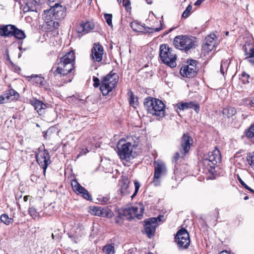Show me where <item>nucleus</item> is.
<instances>
[{"mask_svg":"<svg viewBox=\"0 0 254 254\" xmlns=\"http://www.w3.org/2000/svg\"><path fill=\"white\" fill-rule=\"evenodd\" d=\"M75 54L71 51L66 53L64 56L59 58L57 61V67L54 70L52 68L51 71L56 76L64 77L69 74L74 68Z\"/></svg>","mask_w":254,"mask_h":254,"instance_id":"f257e3e1","label":"nucleus"},{"mask_svg":"<svg viewBox=\"0 0 254 254\" xmlns=\"http://www.w3.org/2000/svg\"><path fill=\"white\" fill-rule=\"evenodd\" d=\"M139 142V140L138 138H136L134 144H132V142L130 141L126 142L124 140H120L117 145V148L118 154L120 158L128 161L131 158H134L136 154L135 152H133V148L137 147Z\"/></svg>","mask_w":254,"mask_h":254,"instance_id":"f03ea898","label":"nucleus"},{"mask_svg":"<svg viewBox=\"0 0 254 254\" xmlns=\"http://www.w3.org/2000/svg\"><path fill=\"white\" fill-rule=\"evenodd\" d=\"M144 105L149 113L161 118L165 116V106L159 99L148 97L145 99Z\"/></svg>","mask_w":254,"mask_h":254,"instance_id":"7ed1b4c3","label":"nucleus"},{"mask_svg":"<svg viewBox=\"0 0 254 254\" xmlns=\"http://www.w3.org/2000/svg\"><path fill=\"white\" fill-rule=\"evenodd\" d=\"M119 81V76L111 71L109 74L102 77L100 89L103 95H108L117 85Z\"/></svg>","mask_w":254,"mask_h":254,"instance_id":"20e7f679","label":"nucleus"},{"mask_svg":"<svg viewBox=\"0 0 254 254\" xmlns=\"http://www.w3.org/2000/svg\"><path fill=\"white\" fill-rule=\"evenodd\" d=\"M159 56L164 64L172 68L176 67L177 56L173 49L167 45H160Z\"/></svg>","mask_w":254,"mask_h":254,"instance_id":"39448f33","label":"nucleus"},{"mask_svg":"<svg viewBox=\"0 0 254 254\" xmlns=\"http://www.w3.org/2000/svg\"><path fill=\"white\" fill-rule=\"evenodd\" d=\"M165 221L164 215H160L157 217H151L144 221V230L145 234L149 238L154 236L156 228L159 225Z\"/></svg>","mask_w":254,"mask_h":254,"instance_id":"423d86ee","label":"nucleus"},{"mask_svg":"<svg viewBox=\"0 0 254 254\" xmlns=\"http://www.w3.org/2000/svg\"><path fill=\"white\" fill-rule=\"evenodd\" d=\"M194 41L191 37L187 35H178L174 40L175 47L181 50L188 51L194 48Z\"/></svg>","mask_w":254,"mask_h":254,"instance_id":"0eeeda50","label":"nucleus"},{"mask_svg":"<svg viewBox=\"0 0 254 254\" xmlns=\"http://www.w3.org/2000/svg\"><path fill=\"white\" fill-rule=\"evenodd\" d=\"M221 155L219 150L215 148L212 151H210L204 155L203 163L208 166L210 169H214L215 165L221 161Z\"/></svg>","mask_w":254,"mask_h":254,"instance_id":"6e6552de","label":"nucleus"},{"mask_svg":"<svg viewBox=\"0 0 254 254\" xmlns=\"http://www.w3.org/2000/svg\"><path fill=\"white\" fill-rule=\"evenodd\" d=\"M175 242L180 249H187L190 244L189 233L185 229H181L176 234L175 237Z\"/></svg>","mask_w":254,"mask_h":254,"instance_id":"1a4fd4ad","label":"nucleus"},{"mask_svg":"<svg viewBox=\"0 0 254 254\" xmlns=\"http://www.w3.org/2000/svg\"><path fill=\"white\" fill-rule=\"evenodd\" d=\"M197 62L195 60H190L188 62V64L184 65L180 69V73L183 77L192 78L197 73Z\"/></svg>","mask_w":254,"mask_h":254,"instance_id":"9d476101","label":"nucleus"},{"mask_svg":"<svg viewBox=\"0 0 254 254\" xmlns=\"http://www.w3.org/2000/svg\"><path fill=\"white\" fill-rule=\"evenodd\" d=\"M36 158L37 163L43 168L45 174L48 166L51 162L48 151L46 149H39L36 154Z\"/></svg>","mask_w":254,"mask_h":254,"instance_id":"9b49d317","label":"nucleus"},{"mask_svg":"<svg viewBox=\"0 0 254 254\" xmlns=\"http://www.w3.org/2000/svg\"><path fill=\"white\" fill-rule=\"evenodd\" d=\"M154 183L155 185L159 183L158 180L160 177L165 175L167 171V169L165 163L161 161H157L154 162Z\"/></svg>","mask_w":254,"mask_h":254,"instance_id":"f8f14e48","label":"nucleus"},{"mask_svg":"<svg viewBox=\"0 0 254 254\" xmlns=\"http://www.w3.org/2000/svg\"><path fill=\"white\" fill-rule=\"evenodd\" d=\"M192 138L188 134L184 133L181 139L180 151L182 154V157L189 151L190 146L192 144Z\"/></svg>","mask_w":254,"mask_h":254,"instance_id":"ddd939ff","label":"nucleus"},{"mask_svg":"<svg viewBox=\"0 0 254 254\" xmlns=\"http://www.w3.org/2000/svg\"><path fill=\"white\" fill-rule=\"evenodd\" d=\"M71 186L74 191L77 194H81L83 198L87 200H91V195L85 188L82 187L76 180H72Z\"/></svg>","mask_w":254,"mask_h":254,"instance_id":"4468645a","label":"nucleus"},{"mask_svg":"<svg viewBox=\"0 0 254 254\" xmlns=\"http://www.w3.org/2000/svg\"><path fill=\"white\" fill-rule=\"evenodd\" d=\"M51 7L53 12H54L55 19L63 20L66 16V8L64 6L56 3Z\"/></svg>","mask_w":254,"mask_h":254,"instance_id":"2eb2a0df","label":"nucleus"},{"mask_svg":"<svg viewBox=\"0 0 254 254\" xmlns=\"http://www.w3.org/2000/svg\"><path fill=\"white\" fill-rule=\"evenodd\" d=\"M90 212L94 215L103 217H112L113 213L112 211L107 208L101 207L94 206L91 208Z\"/></svg>","mask_w":254,"mask_h":254,"instance_id":"dca6fc26","label":"nucleus"},{"mask_svg":"<svg viewBox=\"0 0 254 254\" xmlns=\"http://www.w3.org/2000/svg\"><path fill=\"white\" fill-rule=\"evenodd\" d=\"M91 56L95 62H99L102 61L104 53L103 46L99 43H94L92 48Z\"/></svg>","mask_w":254,"mask_h":254,"instance_id":"f3484780","label":"nucleus"},{"mask_svg":"<svg viewBox=\"0 0 254 254\" xmlns=\"http://www.w3.org/2000/svg\"><path fill=\"white\" fill-rule=\"evenodd\" d=\"M94 27V24L90 21H81L76 28V32L78 33L85 34L89 32Z\"/></svg>","mask_w":254,"mask_h":254,"instance_id":"a211bd4d","label":"nucleus"},{"mask_svg":"<svg viewBox=\"0 0 254 254\" xmlns=\"http://www.w3.org/2000/svg\"><path fill=\"white\" fill-rule=\"evenodd\" d=\"M15 25L11 24L3 25L0 26V36L3 37H12Z\"/></svg>","mask_w":254,"mask_h":254,"instance_id":"6ab92c4d","label":"nucleus"},{"mask_svg":"<svg viewBox=\"0 0 254 254\" xmlns=\"http://www.w3.org/2000/svg\"><path fill=\"white\" fill-rule=\"evenodd\" d=\"M245 47L246 59L253 65H254V45L248 44Z\"/></svg>","mask_w":254,"mask_h":254,"instance_id":"aec40b11","label":"nucleus"},{"mask_svg":"<svg viewBox=\"0 0 254 254\" xmlns=\"http://www.w3.org/2000/svg\"><path fill=\"white\" fill-rule=\"evenodd\" d=\"M215 38L216 36L214 34H211L206 37V43L203 47L205 50L210 52L214 49L215 45L214 41Z\"/></svg>","mask_w":254,"mask_h":254,"instance_id":"412c9836","label":"nucleus"},{"mask_svg":"<svg viewBox=\"0 0 254 254\" xmlns=\"http://www.w3.org/2000/svg\"><path fill=\"white\" fill-rule=\"evenodd\" d=\"M136 208L131 207L125 208L123 210L120 211V216H124L125 219H131L134 218L133 214H134V209Z\"/></svg>","mask_w":254,"mask_h":254,"instance_id":"4be33fe9","label":"nucleus"},{"mask_svg":"<svg viewBox=\"0 0 254 254\" xmlns=\"http://www.w3.org/2000/svg\"><path fill=\"white\" fill-rule=\"evenodd\" d=\"M6 101L16 100L19 97V94L13 89H10L5 91L4 93Z\"/></svg>","mask_w":254,"mask_h":254,"instance_id":"5701e85b","label":"nucleus"},{"mask_svg":"<svg viewBox=\"0 0 254 254\" xmlns=\"http://www.w3.org/2000/svg\"><path fill=\"white\" fill-rule=\"evenodd\" d=\"M177 110H184L188 108H193L196 112L199 110V107L198 105L194 104L193 103H183L177 104Z\"/></svg>","mask_w":254,"mask_h":254,"instance_id":"b1692460","label":"nucleus"},{"mask_svg":"<svg viewBox=\"0 0 254 254\" xmlns=\"http://www.w3.org/2000/svg\"><path fill=\"white\" fill-rule=\"evenodd\" d=\"M33 105L39 115H42L45 113L47 106L42 102L39 100H35Z\"/></svg>","mask_w":254,"mask_h":254,"instance_id":"393cba45","label":"nucleus"},{"mask_svg":"<svg viewBox=\"0 0 254 254\" xmlns=\"http://www.w3.org/2000/svg\"><path fill=\"white\" fill-rule=\"evenodd\" d=\"M41 2L37 0H28L26 2V6L27 7V10L32 11H37L36 6Z\"/></svg>","mask_w":254,"mask_h":254,"instance_id":"a878e982","label":"nucleus"},{"mask_svg":"<svg viewBox=\"0 0 254 254\" xmlns=\"http://www.w3.org/2000/svg\"><path fill=\"white\" fill-rule=\"evenodd\" d=\"M45 26L49 31L53 30L54 29H57L59 26V22L55 21L54 19L47 20Z\"/></svg>","mask_w":254,"mask_h":254,"instance_id":"bb28decb","label":"nucleus"},{"mask_svg":"<svg viewBox=\"0 0 254 254\" xmlns=\"http://www.w3.org/2000/svg\"><path fill=\"white\" fill-rule=\"evenodd\" d=\"M12 36L19 40L24 39L26 37L24 32L22 30L19 29L15 26L13 31Z\"/></svg>","mask_w":254,"mask_h":254,"instance_id":"cd10ccee","label":"nucleus"},{"mask_svg":"<svg viewBox=\"0 0 254 254\" xmlns=\"http://www.w3.org/2000/svg\"><path fill=\"white\" fill-rule=\"evenodd\" d=\"M133 207L136 208L134 209V214H133L134 217H137L140 219L144 212V208L140 204H138L137 206H133Z\"/></svg>","mask_w":254,"mask_h":254,"instance_id":"c85d7f7f","label":"nucleus"},{"mask_svg":"<svg viewBox=\"0 0 254 254\" xmlns=\"http://www.w3.org/2000/svg\"><path fill=\"white\" fill-rule=\"evenodd\" d=\"M236 113V111L234 108L228 107L223 110V114L227 118H230L234 116Z\"/></svg>","mask_w":254,"mask_h":254,"instance_id":"c756f323","label":"nucleus"},{"mask_svg":"<svg viewBox=\"0 0 254 254\" xmlns=\"http://www.w3.org/2000/svg\"><path fill=\"white\" fill-rule=\"evenodd\" d=\"M43 18L45 21L55 19L54 16V12L52 11V7H51V8L49 10H45L44 11Z\"/></svg>","mask_w":254,"mask_h":254,"instance_id":"7c9ffc66","label":"nucleus"},{"mask_svg":"<svg viewBox=\"0 0 254 254\" xmlns=\"http://www.w3.org/2000/svg\"><path fill=\"white\" fill-rule=\"evenodd\" d=\"M242 104L247 107L252 108L254 109V98L248 97L242 100Z\"/></svg>","mask_w":254,"mask_h":254,"instance_id":"2f4dec72","label":"nucleus"},{"mask_svg":"<svg viewBox=\"0 0 254 254\" xmlns=\"http://www.w3.org/2000/svg\"><path fill=\"white\" fill-rule=\"evenodd\" d=\"M31 81L37 85H43L44 78L38 75H35L31 77Z\"/></svg>","mask_w":254,"mask_h":254,"instance_id":"473e14b6","label":"nucleus"},{"mask_svg":"<svg viewBox=\"0 0 254 254\" xmlns=\"http://www.w3.org/2000/svg\"><path fill=\"white\" fill-rule=\"evenodd\" d=\"M130 27L132 30L136 32H142L144 27L136 22H133L130 23Z\"/></svg>","mask_w":254,"mask_h":254,"instance_id":"72a5a7b5","label":"nucleus"},{"mask_svg":"<svg viewBox=\"0 0 254 254\" xmlns=\"http://www.w3.org/2000/svg\"><path fill=\"white\" fill-rule=\"evenodd\" d=\"M0 219L2 222L7 225H9L12 222V219L9 218L6 214H2Z\"/></svg>","mask_w":254,"mask_h":254,"instance_id":"f704fd0d","label":"nucleus"},{"mask_svg":"<svg viewBox=\"0 0 254 254\" xmlns=\"http://www.w3.org/2000/svg\"><path fill=\"white\" fill-rule=\"evenodd\" d=\"M230 61L228 60H225L222 62L220 66V71L223 75L224 74L225 71L227 70Z\"/></svg>","mask_w":254,"mask_h":254,"instance_id":"c9c22d12","label":"nucleus"},{"mask_svg":"<svg viewBox=\"0 0 254 254\" xmlns=\"http://www.w3.org/2000/svg\"><path fill=\"white\" fill-rule=\"evenodd\" d=\"M103 250L107 254H114V247L112 245H106L104 247Z\"/></svg>","mask_w":254,"mask_h":254,"instance_id":"e433bc0d","label":"nucleus"},{"mask_svg":"<svg viewBox=\"0 0 254 254\" xmlns=\"http://www.w3.org/2000/svg\"><path fill=\"white\" fill-rule=\"evenodd\" d=\"M247 160L248 164L254 170V152L248 156Z\"/></svg>","mask_w":254,"mask_h":254,"instance_id":"4c0bfd02","label":"nucleus"},{"mask_svg":"<svg viewBox=\"0 0 254 254\" xmlns=\"http://www.w3.org/2000/svg\"><path fill=\"white\" fill-rule=\"evenodd\" d=\"M28 212L30 215L34 219L36 218L38 216V212L37 211L36 209L33 207H29Z\"/></svg>","mask_w":254,"mask_h":254,"instance_id":"58836bf2","label":"nucleus"},{"mask_svg":"<svg viewBox=\"0 0 254 254\" xmlns=\"http://www.w3.org/2000/svg\"><path fill=\"white\" fill-rule=\"evenodd\" d=\"M129 103L131 106L135 108L137 105V99L133 94L132 92H130V98L129 100Z\"/></svg>","mask_w":254,"mask_h":254,"instance_id":"ea45409f","label":"nucleus"},{"mask_svg":"<svg viewBox=\"0 0 254 254\" xmlns=\"http://www.w3.org/2000/svg\"><path fill=\"white\" fill-rule=\"evenodd\" d=\"M246 136L249 138L254 137V124L251 125L249 128L246 134Z\"/></svg>","mask_w":254,"mask_h":254,"instance_id":"a19ab883","label":"nucleus"},{"mask_svg":"<svg viewBox=\"0 0 254 254\" xmlns=\"http://www.w3.org/2000/svg\"><path fill=\"white\" fill-rule=\"evenodd\" d=\"M104 18L105 19L106 22L108 24L109 26L113 27L112 24V14L109 13H105L104 14Z\"/></svg>","mask_w":254,"mask_h":254,"instance_id":"79ce46f5","label":"nucleus"},{"mask_svg":"<svg viewBox=\"0 0 254 254\" xmlns=\"http://www.w3.org/2000/svg\"><path fill=\"white\" fill-rule=\"evenodd\" d=\"M250 77L249 75L246 73L245 72H244L242 74V77L241 78V80L243 84H245L248 83L249 82V78Z\"/></svg>","mask_w":254,"mask_h":254,"instance_id":"37998d69","label":"nucleus"},{"mask_svg":"<svg viewBox=\"0 0 254 254\" xmlns=\"http://www.w3.org/2000/svg\"><path fill=\"white\" fill-rule=\"evenodd\" d=\"M192 9V6L190 4H189L186 10L183 12L182 14V17L184 18H187L189 16L190 14V11Z\"/></svg>","mask_w":254,"mask_h":254,"instance_id":"c03bdc74","label":"nucleus"},{"mask_svg":"<svg viewBox=\"0 0 254 254\" xmlns=\"http://www.w3.org/2000/svg\"><path fill=\"white\" fill-rule=\"evenodd\" d=\"M129 188V186L126 183H124L122 186V188L121 189V191L122 194L124 195H126L128 194L129 192L127 190Z\"/></svg>","mask_w":254,"mask_h":254,"instance_id":"a18cd8bd","label":"nucleus"},{"mask_svg":"<svg viewBox=\"0 0 254 254\" xmlns=\"http://www.w3.org/2000/svg\"><path fill=\"white\" fill-rule=\"evenodd\" d=\"M238 180L240 183L246 189L249 190V191L254 193V190L250 188L239 177H238Z\"/></svg>","mask_w":254,"mask_h":254,"instance_id":"49530a36","label":"nucleus"},{"mask_svg":"<svg viewBox=\"0 0 254 254\" xmlns=\"http://www.w3.org/2000/svg\"><path fill=\"white\" fill-rule=\"evenodd\" d=\"M134 187H135V190H134L133 194L131 196L132 198H133V197H134L135 196V195L136 194V193H137V192L139 190V189L140 187V183L137 181L134 182Z\"/></svg>","mask_w":254,"mask_h":254,"instance_id":"de8ad7c7","label":"nucleus"},{"mask_svg":"<svg viewBox=\"0 0 254 254\" xmlns=\"http://www.w3.org/2000/svg\"><path fill=\"white\" fill-rule=\"evenodd\" d=\"M125 219L124 216H120V212H119V215L115 218V222L118 224H121L123 223V220Z\"/></svg>","mask_w":254,"mask_h":254,"instance_id":"09e8293b","label":"nucleus"},{"mask_svg":"<svg viewBox=\"0 0 254 254\" xmlns=\"http://www.w3.org/2000/svg\"><path fill=\"white\" fill-rule=\"evenodd\" d=\"M93 81L94 82L93 85L95 87H97L100 85H101V83L100 82V80L98 78L96 77H93Z\"/></svg>","mask_w":254,"mask_h":254,"instance_id":"8fccbe9b","label":"nucleus"},{"mask_svg":"<svg viewBox=\"0 0 254 254\" xmlns=\"http://www.w3.org/2000/svg\"><path fill=\"white\" fill-rule=\"evenodd\" d=\"M148 29H150L151 31H147V32H148L149 33H152V32H158V31H160L162 29V28H161V27H158V28H148Z\"/></svg>","mask_w":254,"mask_h":254,"instance_id":"3c124183","label":"nucleus"},{"mask_svg":"<svg viewBox=\"0 0 254 254\" xmlns=\"http://www.w3.org/2000/svg\"><path fill=\"white\" fill-rule=\"evenodd\" d=\"M123 5L126 7V8H128L130 5V3L129 0H123Z\"/></svg>","mask_w":254,"mask_h":254,"instance_id":"603ef678","label":"nucleus"},{"mask_svg":"<svg viewBox=\"0 0 254 254\" xmlns=\"http://www.w3.org/2000/svg\"><path fill=\"white\" fill-rule=\"evenodd\" d=\"M180 157V154L179 152L175 153V154L173 157V161H175V162H177Z\"/></svg>","mask_w":254,"mask_h":254,"instance_id":"864d4df0","label":"nucleus"},{"mask_svg":"<svg viewBox=\"0 0 254 254\" xmlns=\"http://www.w3.org/2000/svg\"><path fill=\"white\" fill-rule=\"evenodd\" d=\"M72 76L70 74L69 75H68L65 79H64V82H70L72 80Z\"/></svg>","mask_w":254,"mask_h":254,"instance_id":"5fc2aeb1","label":"nucleus"},{"mask_svg":"<svg viewBox=\"0 0 254 254\" xmlns=\"http://www.w3.org/2000/svg\"><path fill=\"white\" fill-rule=\"evenodd\" d=\"M109 199L108 197H103L102 198L101 202L104 204L107 203Z\"/></svg>","mask_w":254,"mask_h":254,"instance_id":"6e6d98bb","label":"nucleus"},{"mask_svg":"<svg viewBox=\"0 0 254 254\" xmlns=\"http://www.w3.org/2000/svg\"><path fill=\"white\" fill-rule=\"evenodd\" d=\"M5 100L6 99L4 95H0V104L5 103Z\"/></svg>","mask_w":254,"mask_h":254,"instance_id":"4d7b16f0","label":"nucleus"},{"mask_svg":"<svg viewBox=\"0 0 254 254\" xmlns=\"http://www.w3.org/2000/svg\"><path fill=\"white\" fill-rule=\"evenodd\" d=\"M88 152H89L88 149L87 148H85L82 150L80 153L81 154H86Z\"/></svg>","mask_w":254,"mask_h":254,"instance_id":"13d9d810","label":"nucleus"},{"mask_svg":"<svg viewBox=\"0 0 254 254\" xmlns=\"http://www.w3.org/2000/svg\"><path fill=\"white\" fill-rule=\"evenodd\" d=\"M131 137L132 138V139L133 141V143H132V144H134L135 143V141L136 140L137 138H138L139 139V140L140 141V138L139 136H134V137H133L132 136H131Z\"/></svg>","mask_w":254,"mask_h":254,"instance_id":"bf43d9fd","label":"nucleus"},{"mask_svg":"<svg viewBox=\"0 0 254 254\" xmlns=\"http://www.w3.org/2000/svg\"><path fill=\"white\" fill-rule=\"evenodd\" d=\"M219 254H230L227 251H223L221 252Z\"/></svg>","mask_w":254,"mask_h":254,"instance_id":"052dcab7","label":"nucleus"},{"mask_svg":"<svg viewBox=\"0 0 254 254\" xmlns=\"http://www.w3.org/2000/svg\"><path fill=\"white\" fill-rule=\"evenodd\" d=\"M29 196L28 195H25L24 196L23 199L24 201H27L28 200Z\"/></svg>","mask_w":254,"mask_h":254,"instance_id":"680f3d73","label":"nucleus"},{"mask_svg":"<svg viewBox=\"0 0 254 254\" xmlns=\"http://www.w3.org/2000/svg\"><path fill=\"white\" fill-rule=\"evenodd\" d=\"M248 199H249V197H248V196H245V197H244V199L245 200H248Z\"/></svg>","mask_w":254,"mask_h":254,"instance_id":"e2e57ef3","label":"nucleus"},{"mask_svg":"<svg viewBox=\"0 0 254 254\" xmlns=\"http://www.w3.org/2000/svg\"><path fill=\"white\" fill-rule=\"evenodd\" d=\"M12 118H13V119H16V118H17V116L16 115H13Z\"/></svg>","mask_w":254,"mask_h":254,"instance_id":"0e129e2a","label":"nucleus"},{"mask_svg":"<svg viewBox=\"0 0 254 254\" xmlns=\"http://www.w3.org/2000/svg\"><path fill=\"white\" fill-rule=\"evenodd\" d=\"M21 53H19L18 55V58H20L21 57Z\"/></svg>","mask_w":254,"mask_h":254,"instance_id":"69168bd1","label":"nucleus"},{"mask_svg":"<svg viewBox=\"0 0 254 254\" xmlns=\"http://www.w3.org/2000/svg\"><path fill=\"white\" fill-rule=\"evenodd\" d=\"M52 237L53 239H54L55 236H54V235L53 234H52Z\"/></svg>","mask_w":254,"mask_h":254,"instance_id":"338daca9","label":"nucleus"},{"mask_svg":"<svg viewBox=\"0 0 254 254\" xmlns=\"http://www.w3.org/2000/svg\"><path fill=\"white\" fill-rule=\"evenodd\" d=\"M228 34H229V32H226V35H228Z\"/></svg>","mask_w":254,"mask_h":254,"instance_id":"774afa93","label":"nucleus"}]
</instances>
